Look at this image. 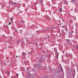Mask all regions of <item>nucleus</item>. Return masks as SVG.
I'll use <instances>...</instances> for the list:
<instances>
[{"mask_svg":"<svg viewBox=\"0 0 78 78\" xmlns=\"http://www.w3.org/2000/svg\"><path fill=\"white\" fill-rule=\"evenodd\" d=\"M16 57H18V56H16Z\"/></svg>","mask_w":78,"mask_h":78,"instance_id":"obj_13","label":"nucleus"},{"mask_svg":"<svg viewBox=\"0 0 78 78\" xmlns=\"http://www.w3.org/2000/svg\"><path fill=\"white\" fill-rule=\"evenodd\" d=\"M10 20H13L12 18L11 17V18H10Z\"/></svg>","mask_w":78,"mask_h":78,"instance_id":"obj_8","label":"nucleus"},{"mask_svg":"<svg viewBox=\"0 0 78 78\" xmlns=\"http://www.w3.org/2000/svg\"><path fill=\"white\" fill-rule=\"evenodd\" d=\"M34 66H35V65H34Z\"/></svg>","mask_w":78,"mask_h":78,"instance_id":"obj_18","label":"nucleus"},{"mask_svg":"<svg viewBox=\"0 0 78 78\" xmlns=\"http://www.w3.org/2000/svg\"><path fill=\"white\" fill-rule=\"evenodd\" d=\"M5 72H6V74H7L8 75L9 74V71H6Z\"/></svg>","mask_w":78,"mask_h":78,"instance_id":"obj_2","label":"nucleus"},{"mask_svg":"<svg viewBox=\"0 0 78 78\" xmlns=\"http://www.w3.org/2000/svg\"><path fill=\"white\" fill-rule=\"evenodd\" d=\"M23 75H24L23 73Z\"/></svg>","mask_w":78,"mask_h":78,"instance_id":"obj_14","label":"nucleus"},{"mask_svg":"<svg viewBox=\"0 0 78 78\" xmlns=\"http://www.w3.org/2000/svg\"><path fill=\"white\" fill-rule=\"evenodd\" d=\"M46 39V38H45L44 40H45Z\"/></svg>","mask_w":78,"mask_h":78,"instance_id":"obj_15","label":"nucleus"},{"mask_svg":"<svg viewBox=\"0 0 78 78\" xmlns=\"http://www.w3.org/2000/svg\"><path fill=\"white\" fill-rule=\"evenodd\" d=\"M62 11V8H61L60 9L58 10L59 12H61V11Z\"/></svg>","mask_w":78,"mask_h":78,"instance_id":"obj_4","label":"nucleus"},{"mask_svg":"<svg viewBox=\"0 0 78 78\" xmlns=\"http://www.w3.org/2000/svg\"><path fill=\"white\" fill-rule=\"evenodd\" d=\"M63 34H65V33L64 32H63Z\"/></svg>","mask_w":78,"mask_h":78,"instance_id":"obj_11","label":"nucleus"},{"mask_svg":"<svg viewBox=\"0 0 78 78\" xmlns=\"http://www.w3.org/2000/svg\"><path fill=\"white\" fill-rule=\"evenodd\" d=\"M71 33V32H70V33Z\"/></svg>","mask_w":78,"mask_h":78,"instance_id":"obj_19","label":"nucleus"},{"mask_svg":"<svg viewBox=\"0 0 78 78\" xmlns=\"http://www.w3.org/2000/svg\"><path fill=\"white\" fill-rule=\"evenodd\" d=\"M77 48L78 49V48Z\"/></svg>","mask_w":78,"mask_h":78,"instance_id":"obj_16","label":"nucleus"},{"mask_svg":"<svg viewBox=\"0 0 78 78\" xmlns=\"http://www.w3.org/2000/svg\"><path fill=\"white\" fill-rule=\"evenodd\" d=\"M43 78H44V77H43Z\"/></svg>","mask_w":78,"mask_h":78,"instance_id":"obj_17","label":"nucleus"},{"mask_svg":"<svg viewBox=\"0 0 78 78\" xmlns=\"http://www.w3.org/2000/svg\"><path fill=\"white\" fill-rule=\"evenodd\" d=\"M20 43L19 41H17V44H19Z\"/></svg>","mask_w":78,"mask_h":78,"instance_id":"obj_5","label":"nucleus"},{"mask_svg":"<svg viewBox=\"0 0 78 78\" xmlns=\"http://www.w3.org/2000/svg\"><path fill=\"white\" fill-rule=\"evenodd\" d=\"M12 78H16V77L14 76H12Z\"/></svg>","mask_w":78,"mask_h":78,"instance_id":"obj_7","label":"nucleus"},{"mask_svg":"<svg viewBox=\"0 0 78 78\" xmlns=\"http://www.w3.org/2000/svg\"><path fill=\"white\" fill-rule=\"evenodd\" d=\"M26 53H25V52H23V53H22V55L23 56H25L26 55Z\"/></svg>","mask_w":78,"mask_h":78,"instance_id":"obj_1","label":"nucleus"},{"mask_svg":"<svg viewBox=\"0 0 78 78\" xmlns=\"http://www.w3.org/2000/svg\"><path fill=\"white\" fill-rule=\"evenodd\" d=\"M30 52H28V54H30Z\"/></svg>","mask_w":78,"mask_h":78,"instance_id":"obj_12","label":"nucleus"},{"mask_svg":"<svg viewBox=\"0 0 78 78\" xmlns=\"http://www.w3.org/2000/svg\"><path fill=\"white\" fill-rule=\"evenodd\" d=\"M11 23H9V24H8V25H11Z\"/></svg>","mask_w":78,"mask_h":78,"instance_id":"obj_9","label":"nucleus"},{"mask_svg":"<svg viewBox=\"0 0 78 78\" xmlns=\"http://www.w3.org/2000/svg\"><path fill=\"white\" fill-rule=\"evenodd\" d=\"M40 3L41 4H42L43 3V1H42V0H40Z\"/></svg>","mask_w":78,"mask_h":78,"instance_id":"obj_3","label":"nucleus"},{"mask_svg":"<svg viewBox=\"0 0 78 78\" xmlns=\"http://www.w3.org/2000/svg\"><path fill=\"white\" fill-rule=\"evenodd\" d=\"M48 17H49V16H47L46 17V18H47V19L48 20Z\"/></svg>","mask_w":78,"mask_h":78,"instance_id":"obj_6","label":"nucleus"},{"mask_svg":"<svg viewBox=\"0 0 78 78\" xmlns=\"http://www.w3.org/2000/svg\"><path fill=\"white\" fill-rule=\"evenodd\" d=\"M18 75H19V74H17L16 75V76H18Z\"/></svg>","mask_w":78,"mask_h":78,"instance_id":"obj_10","label":"nucleus"}]
</instances>
